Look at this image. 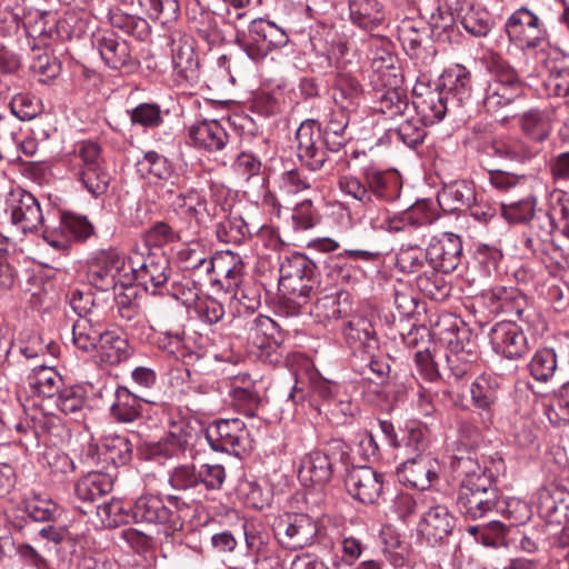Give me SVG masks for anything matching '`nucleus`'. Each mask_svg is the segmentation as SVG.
<instances>
[{
	"instance_id": "obj_48",
	"label": "nucleus",
	"mask_w": 569,
	"mask_h": 569,
	"mask_svg": "<svg viewBox=\"0 0 569 569\" xmlns=\"http://www.w3.org/2000/svg\"><path fill=\"white\" fill-rule=\"evenodd\" d=\"M530 375L539 382H548L557 370V355L553 349L543 348L533 355L528 365Z\"/></svg>"
},
{
	"instance_id": "obj_20",
	"label": "nucleus",
	"mask_w": 569,
	"mask_h": 569,
	"mask_svg": "<svg viewBox=\"0 0 569 569\" xmlns=\"http://www.w3.org/2000/svg\"><path fill=\"white\" fill-rule=\"evenodd\" d=\"M481 302L493 315H515L519 320H527V299L515 287L499 286L485 291Z\"/></svg>"
},
{
	"instance_id": "obj_38",
	"label": "nucleus",
	"mask_w": 569,
	"mask_h": 569,
	"mask_svg": "<svg viewBox=\"0 0 569 569\" xmlns=\"http://www.w3.org/2000/svg\"><path fill=\"white\" fill-rule=\"evenodd\" d=\"M523 134L536 146L545 141L551 131V120L546 111L531 109L525 112L519 120Z\"/></svg>"
},
{
	"instance_id": "obj_2",
	"label": "nucleus",
	"mask_w": 569,
	"mask_h": 569,
	"mask_svg": "<svg viewBox=\"0 0 569 569\" xmlns=\"http://www.w3.org/2000/svg\"><path fill=\"white\" fill-rule=\"evenodd\" d=\"M316 264L305 254L292 253L280 263L279 290L297 308L307 305L318 288Z\"/></svg>"
},
{
	"instance_id": "obj_10",
	"label": "nucleus",
	"mask_w": 569,
	"mask_h": 569,
	"mask_svg": "<svg viewBox=\"0 0 569 569\" xmlns=\"http://www.w3.org/2000/svg\"><path fill=\"white\" fill-rule=\"evenodd\" d=\"M89 278L92 283L102 290H107L116 284H132L128 261L124 257L114 250L103 251L91 264Z\"/></svg>"
},
{
	"instance_id": "obj_45",
	"label": "nucleus",
	"mask_w": 569,
	"mask_h": 569,
	"mask_svg": "<svg viewBox=\"0 0 569 569\" xmlns=\"http://www.w3.org/2000/svg\"><path fill=\"white\" fill-rule=\"evenodd\" d=\"M142 178L152 180H168L172 173V167L166 157L156 151H148L136 163Z\"/></svg>"
},
{
	"instance_id": "obj_23",
	"label": "nucleus",
	"mask_w": 569,
	"mask_h": 569,
	"mask_svg": "<svg viewBox=\"0 0 569 569\" xmlns=\"http://www.w3.org/2000/svg\"><path fill=\"white\" fill-rule=\"evenodd\" d=\"M192 144L209 152L222 150L228 142L226 129L217 120H202L188 128Z\"/></svg>"
},
{
	"instance_id": "obj_63",
	"label": "nucleus",
	"mask_w": 569,
	"mask_h": 569,
	"mask_svg": "<svg viewBox=\"0 0 569 569\" xmlns=\"http://www.w3.org/2000/svg\"><path fill=\"white\" fill-rule=\"evenodd\" d=\"M536 201L527 198L501 207L502 216L512 223L526 222L533 217Z\"/></svg>"
},
{
	"instance_id": "obj_30",
	"label": "nucleus",
	"mask_w": 569,
	"mask_h": 569,
	"mask_svg": "<svg viewBox=\"0 0 569 569\" xmlns=\"http://www.w3.org/2000/svg\"><path fill=\"white\" fill-rule=\"evenodd\" d=\"M267 30L268 21L256 19L249 24L247 33L237 37L238 43L250 59L260 60L271 51Z\"/></svg>"
},
{
	"instance_id": "obj_56",
	"label": "nucleus",
	"mask_w": 569,
	"mask_h": 569,
	"mask_svg": "<svg viewBox=\"0 0 569 569\" xmlns=\"http://www.w3.org/2000/svg\"><path fill=\"white\" fill-rule=\"evenodd\" d=\"M157 343L161 350L166 351L177 360L186 361L187 358L192 356L187 347L183 335L178 331L160 332Z\"/></svg>"
},
{
	"instance_id": "obj_14",
	"label": "nucleus",
	"mask_w": 569,
	"mask_h": 569,
	"mask_svg": "<svg viewBox=\"0 0 569 569\" xmlns=\"http://www.w3.org/2000/svg\"><path fill=\"white\" fill-rule=\"evenodd\" d=\"M92 46L103 62L111 69H133L138 59L133 56L130 44L112 31H100L92 36Z\"/></svg>"
},
{
	"instance_id": "obj_36",
	"label": "nucleus",
	"mask_w": 569,
	"mask_h": 569,
	"mask_svg": "<svg viewBox=\"0 0 569 569\" xmlns=\"http://www.w3.org/2000/svg\"><path fill=\"white\" fill-rule=\"evenodd\" d=\"M112 478L103 472H89L74 485V495L79 500L91 502L112 490Z\"/></svg>"
},
{
	"instance_id": "obj_12",
	"label": "nucleus",
	"mask_w": 569,
	"mask_h": 569,
	"mask_svg": "<svg viewBox=\"0 0 569 569\" xmlns=\"http://www.w3.org/2000/svg\"><path fill=\"white\" fill-rule=\"evenodd\" d=\"M417 525L418 537L430 546L443 542L452 533L456 518L447 506L429 503Z\"/></svg>"
},
{
	"instance_id": "obj_59",
	"label": "nucleus",
	"mask_w": 569,
	"mask_h": 569,
	"mask_svg": "<svg viewBox=\"0 0 569 569\" xmlns=\"http://www.w3.org/2000/svg\"><path fill=\"white\" fill-rule=\"evenodd\" d=\"M97 516L103 527H118L128 521L129 513L120 500H111L97 508Z\"/></svg>"
},
{
	"instance_id": "obj_7",
	"label": "nucleus",
	"mask_w": 569,
	"mask_h": 569,
	"mask_svg": "<svg viewBox=\"0 0 569 569\" xmlns=\"http://www.w3.org/2000/svg\"><path fill=\"white\" fill-rule=\"evenodd\" d=\"M523 90V83L513 68L497 67L485 89L483 107L495 113L520 98Z\"/></svg>"
},
{
	"instance_id": "obj_34",
	"label": "nucleus",
	"mask_w": 569,
	"mask_h": 569,
	"mask_svg": "<svg viewBox=\"0 0 569 569\" xmlns=\"http://www.w3.org/2000/svg\"><path fill=\"white\" fill-rule=\"evenodd\" d=\"M219 221L216 224V236L224 243H242L249 236V228L239 214L227 213L224 207L218 208Z\"/></svg>"
},
{
	"instance_id": "obj_55",
	"label": "nucleus",
	"mask_w": 569,
	"mask_h": 569,
	"mask_svg": "<svg viewBox=\"0 0 569 569\" xmlns=\"http://www.w3.org/2000/svg\"><path fill=\"white\" fill-rule=\"evenodd\" d=\"M179 259L187 270H200L209 274L211 273L208 262H212V257H209L200 243H190L188 247L179 251Z\"/></svg>"
},
{
	"instance_id": "obj_17",
	"label": "nucleus",
	"mask_w": 569,
	"mask_h": 569,
	"mask_svg": "<svg viewBox=\"0 0 569 569\" xmlns=\"http://www.w3.org/2000/svg\"><path fill=\"white\" fill-rule=\"evenodd\" d=\"M345 485L349 495L355 499L366 505H372L382 493L383 475L370 467H352L346 476Z\"/></svg>"
},
{
	"instance_id": "obj_50",
	"label": "nucleus",
	"mask_w": 569,
	"mask_h": 569,
	"mask_svg": "<svg viewBox=\"0 0 569 569\" xmlns=\"http://www.w3.org/2000/svg\"><path fill=\"white\" fill-rule=\"evenodd\" d=\"M398 269L406 273H415L428 264L427 249L418 246L401 247L396 256Z\"/></svg>"
},
{
	"instance_id": "obj_47",
	"label": "nucleus",
	"mask_w": 569,
	"mask_h": 569,
	"mask_svg": "<svg viewBox=\"0 0 569 569\" xmlns=\"http://www.w3.org/2000/svg\"><path fill=\"white\" fill-rule=\"evenodd\" d=\"M139 399L126 387H119L116 391V402L111 407V415L120 422H132L140 415Z\"/></svg>"
},
{
	"instance_id": "obj_18",
	"label": "nucleus",
	"mask_w": 569,
	"mask_h": 569,
	"mask_svg": "<svg viewBox=\"0 0 569 569\" xmlns=\"http://www.w3.org/2000/svg\"><path fill=\"white\" fill-rule=\"evenodd\" d=\"M490 342L493 350L507 359H519L529 349L522 329L513 320L496 323L490 330Z\"/></svg>"
},
{
	"instance_id": "obj_21",
	"label": "nucleus",
	"mask_w": 569,
	"mask_h": 569,
	"mask_svg": "<svg viewBox=\"0 0 569 569\" xmlns=\"http://www.w3.org/2000/svg\"><path fill=\"white\" fill-rule=\"evenodd\" d=\"M438 462L427 453L407 459L399 468L400 479L412 488L425 490L437 477Z\"/></svg>"
},
{
	"instance_id": "obj_25",
	"label": "nucleus",
	"mask_w": 569,
	"mask_h": 569,
	"mask_svg": "<svg viewBox=\"0 0 569 569\" xmlns=\"http://www.w3.org/2000/svg\"><path fill=\"white\" fill-rule=\"evenodd\" d=\"M343 336L350 348L372 357L378 349V340L371 321L365 317H353L343 328Z\"/></svg>"
},
{
	"instance_id": "obj_6",
	"label": "nucleus",
	"mask_w": 569,
	"mask_h": 569,
	"mask_svg": "<svg viewBox=\"0 0 569 569\" xmlns=\"http://www.w3.org/2000/svg\"><path fill=\"white\" fill-rule=\"evenodd\" d=\"M273 533L283 548L297 550L315 541L319 527L307 513H284L274 520Z\"/></svg>"
},
{
	"instance_id": "obj_58",
	"label": "nucleus",
	"mask_w": 569,
	"mask_h": 569,
	"mask_svg": "<svg viewBox=\"0 0 569 569\" xmlns=\"http://www.w3.org/2000/svg\"><path fill=\"white\" fill-rule=\"evenodd\" d=\"M467 32L476 37H485L491 30V17L485 9L471 8L461 21Z\"/></svg>"
},
{
	"instance_id": "obj_37",
	"label": "nucleus",
	"mask_w": 569,
	"mask_h": 569,
	"mask_svg": "<svg viewBox=\"0 0 569 569\" xmlns=\"http://www.w3.org/2000/svg\"><path fill=\"white\" fill-rule=\"evenodd\" d=\"M62 383L61 376L51 366H38L28 376L29 387L42 397L58 395Z\"/></svg>"
},
{
	"instance_id": "obj_9",
	"label": "nucleus",
	"mask_w": 569,
	"mask_h": 569,
	"mask_svg": "<svg viewBox=\"0 0 569 569\" xmlns=\"http://www.w3.org/2000/svg\"><path fill=\"white\" fill-rule=\"evenodd\" d=\"M206 439L216 451H226L236 456L250 447V435L246 423L239 419H221L211 425Z\"/></svg>"
},
{
	"instance_id": "obj_53",
	"label": "nucleus",
	"mask_w": 569,
	"mask_h": 569,
	"mask_svg": "<svg viewBox=\"0 0 569 569\" xmlns=\"http://www.w3.org/2000/svg\"><path fill=\"white\" fill-rule=\"evenodd\" d=\"M329 269L330 276L335 278L336 281L346 284L361 282L366 277L365 271L359 266L355 264L342 254L329 264Z\"/></svg>"
},
{
	"instance_id": "obj_33",
	"label": "nucleus",
	"mask_w": 569,
	"mask_h": 569,
	"mask_svg": "<svg viewBox=\"0 0 569 569\" xmlns=\"http://www.w3.org/2000/svg\"><path fill=\"white\" fill-rule=\"evenodd\" d=\"M172 64L179 81L194 83L199 78V62L192 44L179 42L172 49Z\"/></svg>"
},
{
	"instance_id": "obj_3",
	"label": "nucleus",
	"mask_w": 569,
	"mask_h": 569,
	"mask_svg": "<svg viewBox=\"0 0 569 569\" xmlns=\"http://www.w3.org/2000/svg\"><path fill=\"white\" fill-rule=\"evenodd\" d=\"M101 147L92 141L80 142L71 161V172L92 196L108 190L110 176L104 168Z\"/></svg>"
},
{
	"instance_id": "obj_49",
	"label": "nucleus",
	"mask_w": 569,
	"mask_h": 569,
	"mask_svg": "<svg viewBox=\"0 0 569 569\" xmlns=\"http://www.w3.org/2000/svg\"><path fill=\"white\" fill-rule=\"evenodd\" d=\"M24 509L34 521H54L60 515L58 505L39 493H33L24 500Z\"/></svg>"
},
{
	"instance_id": "obj_51",
	"label": "nucleus",
	"mask_w": 569,
	"mask_h": 569,
	"mask_svg": "<svg viewBox=\"0 0 569 569\" xmlns=\"http://www.w3.org/2000/svg\"><path fill=\"white\" fill-rule=\"evenodd\" d=\"M110 22L113 28L140 40L144 39L149 33L148 22L137 16L114 11L110 13Z\"/></svg>"
},
{
	"instance_id": "obj_31",
	"label": "nucleus",
	"mask_w": 569,
	"mask_h": 569,
	"mask_svg": "<svg viewBox=\"0 0 569 569\" xmlns=\"http://www.w3.org/2000/svg\"><path fill=\"white\" fill-rule=\"evenodd\" d=\"M365 179L371 197L375 196L380 200L392 201L400 194L401 182L393 172L367 169Z\"/></svg>"
},
{
	"instance_id": "obj_29",
	"label": "nucleus",
	"mask_w": 569,
	"mask_h": 569,
	"mask_svg": "<svg viewBox=\"0 0 569 569\" xmlns=\"http://www.w3.org/2000/svg\"><path fill=\"white\" fill-rule=\"evenodd\" d=\"M423 91L418 92V88L413 89L416 98L413 100L415 108L421 114L426 122L433 123L440 121L447 110L449 97L443 91L422 87Z\"/></svg>"
},
{
	"instance_id": "obj_57",
	"label": "nucleus",
	"mask_w": 569,
	"mask_h": 569,
	"mask_svg": "<svg viewBox=\"0 0 569 569\" xmlns=\"http://www.w3.org/2000/svg\"><path fill=\"white\" fill-rule=\"evenodd\" d=\"M428 501L422 495L399 493L392 501V512L402 521L415 516L418 510L426 507Z\"/></svg>"
},
{
	"instance_id": "obj_22",
	"label": "nucleus",
	"mask_w": 569,
	"mask_h": 569,
	"mask_svg": "<svg viewBox=\"0 0 569 569\" xmlns=\"http://www.w3.org/2000/svg\"><path fill=\"white\" fill-rule=\"evenodd\" d=\"M332 473V461L323 451H311L300 460L298 478L305 487H322L330 481Z\"/></svg>"
},
{
	"instance_id": "obj_44",
	"label": "nucleus",
	"mask_w": 569,
	"mask_h": 569,
	"mask_svg": "<svg viewBox=\"0 0 569 569\" xmlns=\"http://www.w3.org/2000/svg\"><path fill=\"white\" fill-rule=\"evenodd\" d=\"M349 8L352 22L363 29H372L383 20L381 7L377 0H353Z\"/></svg>"
},
{
	"instance_id": "obj_64",
	"label": "nucleus",
	"mask_w": 569,
	"mask_h": 569,
	"mask_svg": "<svg viewBox=\"0 0 569 569\" xmlns=\"http://www.w3.org/2000/svg\"><path fill=\"white\" fill-rule=\"evenodd\" d=\"M169 482L176 490H188L200 483V477L193 465H181L171 471Z\"/></svg>"
},
{
	"instance_id": "obj_42",
	"label": "nucleus",
	"mask_w": 569,
	"mask_h": 569,
	"mask_svg": "<svg viewBox=\"0 0 569 569\" xmlns=\"http://www.w3.org/2000/svg\"><path fill=\"white\" fill-rule=\"evenodd\" d=\"M499 389L498 377L490 373H482L476 378L470 388L471 399L476 407L490 410L497 400Z\"/></svg>"
},
{
	"instance_id": "obj_46",
	"label": "nucleus",
	"mask_w": 569,
	"mask_h": 569,
	"mask_svg": "<svg viewBox=\"0 0 569 569\" xmlns=\"http://www.w3.org/2000/svg\"><path fill=\"white\" fill-rule=\"evenodd\" d=\"M383 545V553L393 567H402L409 555V546L401 539L391 526H386L380 531Z\"/></svg>"
},
{
	"instance_id": "obj_26",
	"label": "nucleus",
	"mask_w": 569,
	"mask_h": 569,
	"mask_svg": "<svg viewBox=\"0 0 569 569\" xmlns=\"http://www.w3.org/2000/svg\"><path fill=\"white\" fill-rule=\"evenodd\" d=\"M130 357L129 342L120 333L111 330L103 331L94 350L93 358L100 366H116Z\"/></svg>"
},
{
	"instance_id": "obj_5",
	"label": "nucleus",
	"mask_w": 569,
	"mask_h": 569,
	"mask_svg": "<svg viewBox=\"0 0 569 569\" xmlns=\"http://www.w3.org/2000/svg\"><path fill=\"white\" fill-rule=\"evenodd\" d=\"M296 140L299 159L313 171L323 167L328 158V150L338 151L342 146V141H333L330 146L320 126L312 120L300 124L296 132Z\"/></svg>"
},
{
	"instance_id": "obj_43",
	"label": "nucleus",
	"mask_w": 569,
	"mask_h": 569,
	"mask_svg": "<svg viewBox=\"0 0 569 569\" xmlns=\"http://www.w3.org/2000/svg\"><path fill=\"white\" fill-rule=\"evenodd\" d=\"M99 456H103L104 461H110L114 466L127 465L132 457V445L124 436L110 435L104 437Z\"/></svg>"
},
{
	"instance_id": "obj_1",
	"label": "nucleus",
	"mask_w": 569,
	"mask_h": 569,
	"mask_svg": "<svg viewBox=\"0 0 569 569\" xmlns=\"http://www.w3.org/2000/svg\"><path fill=\"white\" fill-rule=\"evenodd\" d=\"M458 468L465 475L458 495L461 511L471 519L486 516L497 506L498 496L491 479L485 470L470 458H460Z\"/></svg>"
},
{
	"instance_id": "obj_41",
	"label": "nucleus",
	"mask_w": 569,
	"mask_h": 569,
	"mask_svg": "<svg viewBox=\"0 0 569 569\" xmlns=\"http://www.w3.org/2000/svg\"><path fill=\"white\" fill-rule=\"evenodd\" d=\"M473 199V191L465 181H457L443 187L437 196L441 209L446 212H453L468 206Z\"/></svg>"
},
{
	"instance_id": "obj_15",
	"label": "nucleus",
	"mask_w": 569,
	"mask_h": 569,
	"mask_svg": "<svg viewBox=\"0 0 569 569\" xmlns=\"http://www.w3.org/2000/svg\"><path fill=\"white\" fill-rule=\"evenodd\" d=\"M337 385H333L317 375H311L309 376L308 381H305L302 378L296 379V383L292 387L288 399L291 400L293 405H300L302 408L308 405L319 413H322L325 410V403L332 400V395L333 392H337Z\"/></svg>"
},
{
	"instance_id": "obj_8",
	"label": "nucleus",
	"mask_w": 569,
	"mask_h": 569,
	"mask_svg": "<svg viewBox=\"0 0 569 569\" xmlns=\"http://www.w3.org/2000/svg\"><path fill=\"white\" fill-rule=\"evenodd\" d=\"M505 29L509 41L521 49L538 48L548 36L541 19L526 7L516 10L507 19Z\"/></svg>"
},
{
	"instance_id": "obj_40",
	"label": "nucleus",
	"mask_w": 569,
	"mask_h": 569,
	"mask_svg": "<svg viewBox=\"0 0 569 569\" xmlns=\"http://www.w3.org/2000/svg\"><path fill=\"white\" fill-rule=\"evenodd\" d=\"M102 335L103 331L93 325L91 318H78L72 325L71 341L81 352H94Z\"/></svg>"
},
{
	"instance_id": "obj_13",
	"label": "nucleus",
	"mask_w": 569,
	"mask_h": 569,
	"mask_svg": "<svg viewBox=\"0 0 569 569\" xmlns=\"http://www.w3.org/2000/svg\"><path fill=\"white\" fill-rule=\"evenodd\" d=\"M536 503L540 517L548 525L561 527L559 543H569V492L541 488L537 492Z\"/></svg>"
},
{
	"instance_id": "obj_39",
	"label": "nucleus",
	"mask_w": 569,
	"mask_h": 569,
	"mask_svg": "<svg viewBox=\"0 0 569 569\" xmlns=\"http://www.w3.org/2000/svg\"><path fill=\"white\" fill-rule=\"evenodd\" d=\"M397 59L388 51L377 52L372 58V83L377 88L397 87L399 83Z\"/></svg>"
},
{
	"instance_id": "obj_11",
	"label": "nucleus",
	"mask_w": 569,
	"mask_h": 569,
	"mask_svg": "<svg viewBox=\"0 0 569 569\" xmlns=\"http://www.w3.org/2000/svg\"><path fill=\"white\" fill-rule=\"evenodd\" d=\"M219 207L214 204L212 208H208L204 196L197 189L178 194L171 202L173 212L187 221L183 228L192 234L198 232L201 224L219 217Z\"/></svg>"
},
{
	"instance_id": "obj_19",
	"label": "nucleus",
	"mask_w": 569,
	"mask_h": 569,
	"mask_svg": "<svg viewBox=\"0 0 569 569\" xmlns=\"http://www.w3.org/2000/svg\"><path fill=\"white\" fill-rule=\"evenodd\" d=\"M462 252L461 240L457 234L443 233L432 238L427 248L428 264L435 271L452 272L459 264Z\"/></svg>"
},
{
	"instance_id": "obj_27",
	"label": "nucleus",
	"mask_w": 569,
	"mask_h": 569,
	"mask_svg": "<svg viewBox=\"0 0 569 569\" xmlns=\"http://www.w3.org/2000/svg\"><path fill=\"white\" fill-rule=\"evenodd\" d=\"M440 87L447 97L451 94V103L455 102L459 107L471 97V73L466 67L455 64L441 74Z\"/></svg>"
},
{
	"instance_id": "obj_54",
	"label": "nucleus",
	"mask_w": 569,
	"mask_h": 569,
	"mask_svg": "<svg viewBox=\"0 0 569 569\" xmlns=\"http://www.w3.org/2000/svg\"><path fill=\"white\" fill-rule=\"evenodd\" d=\"M141 8L149 17L168 23L177 19L179 14L178 0H138Z\"/></svg>"
},
{
	"instance_id": "obj_52",
	"label": "nucleus",
	"mask_w": 569,
	"mask_h": 569,
	"mask_svg": "<svg viewBox=\"0 0 569 569\" xmlns=\"http://www.w3.org/2000/svg\"><path fill=\"white\" fill-rule=\"evenodd\" d=\"M357 411L358 406L351 402L348 398H332V400L325 403V410L322 413H325L332 425L343 426L351 422Z\"/></svg>"
},
{
	"instance_id": "obj_62",
	"label": "nucleus",
	"mask_w": 569,
	"mask_h": 569,
	"mask_svg": "<svg viewBox=\"0 0 569 569\" xmlns=\"http://www.w3.org/2000/svg\"><path fill=\"white\" fill-rule=\"evenodd\" d=\"M396 88H388L379 100V111L389 118L402 114L407 109L406 97Z\"/></svg>"
},
{
	"instance_id": "obj_16",
	"label": "nucleus",
	"mask_w": 569,
	"mask_h": 569,
	"mask_svg": "<svg viewBox=\"0 0 569 569\" xmlns=\"http://www.w3.org/2000/svg\"><path fill=\"white\" fill-rule=\"evenodd\" d=\"M11 221L24 233L33 232L43 222V214L38 200L33 194L23 190L14 189L7 199Z\"/></svg>"
},
{
	"instance_id": "obj_24",
	"label": "nucleus",
	"mask_w": 569,
	"mask_h": 569,
	"mask_svg": "<svg viewBox=\"0 0 569 569\" xmlns=\"http://www.w3.org/2000/svg\"><path fill=\"white\" fill-rule=\"evenodd\" d=\"M130 510L136 522L176 525V515L164 506L159 497L153 495L139 497Z\"/></svg>"
},
{
	"instance_id": "obj_61",
	"label": "nucleus",
	"mask_w": 569,
	"mask_h": 569,
	"mask_svg": "<svg viewBox=\"0 0 569 569\" xmlns=\"http://www.w3.org/2000/svg\"><path fill=\"white\" fill-rule=\"evenodd\" d=\"M192 436L182 428H177L170 431L168 436L160 443V451L169 457H178L184 452L187 447L190 445Z\"/></svg>"
},
{
	"instance_id": "obj_35",
	"label": "nucleus",
	"mask_w": 569,
	"mask_h": 569,
	"mask_svg": "<svg viewBox=\"0 0 569 569\" xmlns=\"http://www.w3.org/2000/svg\"><path fill=\"white\" fill-rule=\"evenodd\" d=\"M211 273L224 279L223 284L228 290L238 287L241 281L243 263L239 256L231 251H224L212 257V262H208Z\"/></svg>"
},
{
	"instance_id": "obj_28",
	"label": "nucleus",
	"mask_w": 569,
	"mask_h": 569,
	"mask_svg": "<svg viewBox=\"0 0 569 569\" xmlns=\"http://www.w3.org/2000/svg\"><path fill=\"white\" fill-rule=\"evenodd\" d=\"M540 151L541 148L539 146L529 144L513 137L496 139L486 147L487 154L513 161L533 159L540 153Z\"/></svg>"
},
{
	"instance_id": "obj_60",
	"label": "nucleus",
	"mask_w": 569,
	"mask_h": 569,
	"mask_svg": "<svg viewBox=\"0 0 569 569\" xmlns=\"http://www.w3.org/2000/svg\"><path fill=\"white\" fill-rule=\"evenodd\" d=\"M10 109L22 121L34 119L41 111L39 101L28 93L16 94L11 99Z\"/></svg>"
},
{
	"instance_id": "obj_32",
	"label": "nucleus",
	"mask_w": 569,
	"mask_h": 569,
	"mask_svg": "<svg viewBox=\"0 0 569 569\" xmlns=\"http://www.w3.org/2000/svg\"><path fill=\"white\" fill-rule=\"evenodd\" d=\"M448 352L446 355L447 361L457 376H462L467 372L470 365L477 359L476 345L473 341L468 340L466 343L462 341L459 332L450 333L447 339Z\"/></svg>"
},
{
	"instance_id": "obj_4",
	"label": "nucleus",
	"mask_w": 569,
	"mask_h": 569,
	"mask_svg": "<svg viewBox=\"0 0 569 569\" xmlns=\"http://www.w3.org/2000/svg\"><path fill=\"white\" fill-rule=\"evenodd\" d=\"M128 267L132 282L137 281L152 293L164 287L170 277V261L161 248L149 250L147 256L133 253Z\"/></svg>"
}]
</instances>
